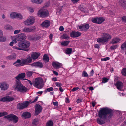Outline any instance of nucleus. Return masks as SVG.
I'll return each mask as SVG.
<instances>
[{"label":"nucleus","instance_id":"obj_1","mask_svg":"<svg viewBox=\"0 0 126 126\" xmlns=\"http://www.w3.org/2000/svg\"><path fill=\"white\" fill-rule=\"evenodd\" d=\"M99 118L96 120L97 123L100 125L104 124L105 120L107 121L110 120L113 116V111L107 107H104L100 109L98 113Z\"/></svg>","mask_w":126,"mask_h":126},{"label":"nucleus","instance_id":"obj_2","mask_svg":"<svg viewBox=\"0 0 126 126\" xmlns=\"http://www.w3.org/2000/svg\"><path fill=\"white\" fill-rule=\"evenodd\" d=\"M30 45V43L29 42L24 41L19 42L18 43L17 46H14L13 48L16 50L28 51L27 48L29 47Z\"/></svg>","mask_w":126,"mask_h":126},{"label":"nucleus","instance_id":"obj_3","mask_svg":"<svg viewBox=\"0 0 126 126\" xmlns=\"http://www.w3.org/2000/svg\"><path fill=\"white\" fill-rule=\"evenodd\" d=\"M44 31H41L38 33H36L33 35H30L28 37L29 40L32 41H36L42 39L43 37Z\"/></svg>","mask_w":126,"mask_h":126},{"label":"nucleus","instance_id":"obj_4","mask_svg":"<svg viewBox=\"0 0 126 126\" xmlns=\"http://www.w3.org/2000/svg\"><path fill=\"white\" fill-rule=\"evenodd\" d=\"M102 36V37L98 38L97 39V42L100 44H104L108 41L111 38V35L107 33H103Z\"/></svg>","mask_w":126,"mask_h":126},{"label":"nucleus","instance_id":"obj_5","mask_svg":"<svg viewBox=\"0 0 126 126\" xmlns=\"http://www.w3.org/2000/svg\"><path fill=\"white\" fill-rule=\"evenodd\" d=\"M35 18L32 16H30L23 22L24 24L27 26L32 25L34 23Z\"/></svg>","mask_w":126,"mask_h":126},{"label":"nucleus","instance_id":"obj_6","mask_svg":"<svg viewBox=\"0 0 126 126\" xmlns=\"http://www.w3.org/2000/svg\"><path fill=\"white\" fill-rule=\"evenodd\" d=\"M10 17L12 19L17 18L21 19L23 18V16L20 13L14 12H12L10 13Z\"/></svg>","mask_w":126,"mask_h":126},{"label":"nucleus","instance_id":"obj_7","mask_svg":"<svg viewBox=\"0 0 126 126\" xmlns=\"http://www.w3.org/2000/svg\"><path fill=\"white\" fill-rule=\"evenodd\" d=\"M4 118L8 119L10 121H13L14 123H17L18 120V117L13 114H11L6 116Z\"/></svg>","mask_w":126,"mask_h":126},{"label":"nucleus","instance_id":"obj_8","mask_svg":"<svg viewBox=\"0 0 126 126\" xmlns=\"http://www.w3.org/2000/svg\"><path fill=\"white\" fill-rule=\"evenodd\" d=\"M47 10L44 8H41L38 12V15L40 17H44L48 15Z\"/></svg>","mask_w":126,"mask_h":126},{"label":"nucleus","instance_id":"obj_9","mask_svg":"<svg viewBox=\"0 0 126 126\" xmlns=\"http://www.w3.org/2000/svg\"><path fill=\"white\" fill-rule=\"evenodd\" d=\"M33 85L35 86H43L44 85L43 80L41 78L36 79L32 82Z\"/></svg>","mask_w":126,"mask_h":126},{"label":"nucleus","instance_id":"obj_10","mask_svg":"<svg viewBox=\"0 0 126 126\" xmlns=\"http://www.w3.org/2000/svg\"><path fill=\"white\" fill-rule=\"evenodd\" d=\"M30 104L29 101H26L25 102L19 103L17 105V108L19 110H22L27 107Z\"/></svg>","mask_w":126,"mask_h":126},{"label":"nucleus","instance_id":"obj_11","mask_svg":"<svg viewBox=\"0 0 126 126\" xmlns=\"http://www.w3.org/2000/svg\"><path fill=\"white\" fill-rule=\"evenodd\" d=\"M42 107L40 105L36 104L35 106L34 115L35 116L38 115L42 111Z\"/></svg>","mask_w":126,"mask_h":126},{"label":"nucleus","instance_id":"obj_12","mask_svg":"<svg viewBox=\"0 0 126 126\" xmlns=\"http://www.w3.org/2000/svg\"><path fill=\"white\" fill-rule=\"evenodd\" d=\"M17 41H21L25 40L27 38L25 34L23 33L16 35Z\"/></svg>","mask_w":126,"mask_h":126},{"label":"nucleus","instance_id":"obj_13","mask_svg":"<svg viewBox=\"0 0 126 126\" xmlns=\"http://www.w3.org/2000/svg\"><path fill=\"white\" fill-rule=\"evenodd\" d=\"M89 26L88 24H85L78 26L77 29L79 31H85L87 30L89 28Z\"/></svg>","mask_w":126,"mask_h":126},{"label":"nucleus","instance_id":"obj_14","mask_svg":"<svg viewBox=\"0 0 126 126\" xmlns=\"http://www.w3.org/2000/svg\"><path fill=\"white\" fill-rule=\"evenodd\" d=\"M37 31V29L34 27H32V28L25 27L22 30L23 32H31L33 31Z\"/></svg>","mask_w":126,"mask_h":126},{"label":"nucleus","instance_id":"obj_15","mask_svg":"<svg viewBox=\"0 0 126 126\" xmlns=\"http://www.w3.org/2000/svg\"><path fill=\"white\" fill-rule=\"evenodd\" d=\"M104 20V19L102 17L94 18L92 19V22L98 24L102 23Z\"/></svg>","mask_w":126,"mask_h":126},{"label":"nucleus","instance_id":"obj_16","mask_svg":"<svg viewBox=\"0 0 126 126\" xmlns=\"http://www.w3.org/2000/svg\"><path fill=\"white\" fill-rule=\"evenodd\" d=\"M21 61L23 65L31 63L32 61V59L30 57H28L27 59H22Z\"/></svg>","mask_w":126,"mask_h":126},{"label":"nucleus","instance_id":"obj_17","mask_svg":"<svg viewBox=\"0 0 126 126\" xmlns=\"http://www.w3.org/2000/svg\"><path fill=\"white\" fill-rule=\"evenodd\" d=\"M81 33L79 32H72L70 33L71 36L72 37H78L80 36Z\"/></svg>","mask_w":126,"mask_h":126},{"label":"nucleus","instance_id":"obj_18","mask_svg":"<svg viewBox=\"0 0 126 126\" xmlns=\"http://www.w3.org/2000/svg\"><path fill=\"white\" fill-rule=\"evenodd\" d=\"M15 89L22 93L26 92L28 90L26 87H15Z\"/></svg>","mask_w":126,"mask_h":126},{"label":"nucleus","instance_id":"obj_19","mask_svg":"<svg viewBox=\"0 0 126 126\" xmlns=\"http://www.w3.org/2000/svg\"><path fill=\"white\" fill-rule=\"evenodd\" d=\"M25 73L19 74L15 77V79L17 80H20L25 78Z\"/></svg>","mask_w":126,"mask_h":126},{"label":"nucleus","instance_id":"obj_20","mask_svg":"<svg viewBox=\"0 0 126 126\" xmlns=\"http://www.w3.org/2000/svg\"><path fill=\"white\" fill-rule=\"evenodd\" d=\"M31 65L33 67H42L43 66V64L41 62L34 63L31 64Z\"/></svg>","mask_w":126,"mask_h":126},{"label":"nucleus","instance_id":"obj_21","mask_svg":"<svg viewBox=\"0 0 126 126\" xmlns=\"http://www.w3.org/2000/svg\"><path fill=\"white\" fill-rule=\"evenodd\" d=\"M52 65L56 69L59 68L62 66V64L61 63L57 62H53Z\"/></svg>","mask_w":126,"mask_h":126},{"label":"nucleus","instance_id":"obj_22","mask_svg":"<svg viewBox=\"0 0 126 126\" xmlns=\"http://www.w3.org/2000/svg\"><path fill=\"white\" fill-rule=\"evenodd\" d=\"M50 25V22L47 20H45L42 23L41 25L42 27L46 28L48 27Z\"/></svg>","mask_w":126,"mask_h":126},{"label":"nucleus","instance_id":"obj_23","mask_svg":"<svg viewBox=\"0 0 126 126\" xmlns=\"http://www.w3.org/2000/svg\"><path fill=\"white\" fill-rule=\"evenodd\" d=\"M40 55V53H39L34 52L32 54L31 57L33 60H35L37 59Z\"/></svg>","mask_w":126,"mask_h":126},{"label":"nucleus","instance_id":"obj_24","mask_svg":"<svg viewBox=\"0 0 126 126\" xmlns=\"http://www.w3.org/2000/svg\"><path fill=\"white\" fill-rule=\"evenodd\" d=\"M22 116L25 118H28L31 117V114L30 112H25L23 113Z\"/></svg>","mask_w":126,"mask_h":126},{"label":"nucleus","instance_id":"obj_25","mask_svg":"<svg viewBox=\"0 0 126 126\" xmlns=\"http://www.w3.org/2000/svg\"><path fill=\"white\" fill-rule=\"evenodd\" d=\"M31 2L34 4H40L43 2L44 0H30Z\"/></svg>","mask_w":126,"mask_h":126},{"label":"nucleus","instance_id":"obj_26","mask_svg":"<svg viewBox=\"0 0 126 126\" xmlns=\"http://www.w3.org/2000/svg\"><path fill=\"white\" fill-rule=\"evenodd\" d=\"M13 65L16 66H22L23 65L21 62V61L20 60H17L14 63Z\"/></svg>","mask_w":126,"mask_h":126},{"label":"nucleus","instance_id":"obj_27","mask_svg":"<svg viewBox=\"0 0 126 126\" xmlns=\"http://www.w3.org/2000/svg\"><path fill=\"white\" fill-rule=\"evenodd\" d=\"M16 55L15 53L7 57V59L9 60H11L15 59L16 57Z\"/></svg>","mask_w":126,"mask_h":126},{"label":"nucleus","instance_id":"obj_28","mask_svg":"<svg viewBox=\"0 0 126 126\" xmlns=\"http://www.w3.org/2000/svg\"><path fill=\"white\" fill-rule=\"evenodd\" d=\"M120 39L119 38H115L112 39L111 43L112 44L116 43L120 41Z\"/></svg>","mask_w":126,"mask_h":126},{"label":"nucleus","instance_id":"obj_29","mask_svg":"<svg viewBox=\"0 0 126 126\" xmlns=\"http://www.w3.org/2000/svg\"><path fill=\"white\" fill-rule=\"evenodd\" d=\"M9 86L7 83L5 81H3L0 83V87H8Z\"/></svg>","mask_w":126,"mask_h":126},{"label":"nucleus","instance_id":"obj_30","mask_svg":"<svg viewBox=\"0 0 126 126\" xmlns=\"http://www.w3.org/2000/svg\"><path fill=\"white\" fill-rule=\"evenodd\" d=\"M70 42L69 41H66L62 42L61 44L63 46H67Z\"/></svg>","mask_w":126,"mask_h":126},{"label":"nucleus","instance_id":"obj_31","mask_svg":"<svg viewBox=\"0 0 126 126\" xmlns=\"http://www.w3.org/2000/svg\"><path fill=\"white\" fill-rule=\"evenodd\" d=\"M72 51V49L70 48H67L65 50V52L66 54H71Z\"/></svg>","mask_w":126,"mask_h":126},{"label":"nucleus","instance_id":"obj_32","mask_svg":"<svg viewBox=\"0 0 126 126\" xmlns=\"http://www.w3.org/2000/svg\"><path fill=\"white\" fill-rule=\"evenodd\" d=\"M115 85L117 87H121L123 85V83L119 81H117L116 83H115Z\"/></svg>","mask_w":126,"mask_h":126},{"label":"nucleus","instance_id":"obj_33","mask_svg":"<svg viewBox=\"0 0 126 126\" xmlns=\"http://www.w3.org/2000/svg\"><path fill=\"white\" fill-rule=\"evenodd\" d=\"M43 59L45 62H47L49 61V58L47 55L45 54L43 56Z\"/></svg>","mask_w":126,"mask_h":126},{"label":"nucleus","instance_id":"obj_34","mask_svg":"<svg viewBox=\"0 0 126 126\" xmlns=\"http://www.w3.org/2000/svg\"><path fill=\"white\" fill-rule=\"evenodd\" d=\"M6 36H3L0 37V42H3L6 41Z\"/></svg>","mask_w":126,"mask_h":126},{"label":"nucleus","instance_id":"obj_35","mask_svg":"<svg viewBox=\"0 0 126 126\" xmlns=\"http://www.w3.org/2000/svg\"><path fill=\"white\" fill-rule=\"evenodd\" d=\"M16 87H23L20 82L16 81L15 84Z\"/></svg>","mask_w":126,"mask_h":126},{"label":"nucleus","instance_id":"obj_36","mask_svg":"<svg viewBox=\"0 0 126 126\" xmlns=\"http://www.w3.org/2000/svg\"><path fill=\"white\" fill-rule=\"evenodd\" d=\"M53 90L54 89L52 87H50L46 89L45 91L44 92L46 93L47 92H50L53 91Z\"/></svg>","mask_w":126,"mask_h":126},{"label":"nucleus","instance_id":"obj_37","mask_svg":"<svg viewBox=\"0 0 126 126\" xmlns=\"http://www.w3.org/2000/svg\"><path fill=\"white\" fill-rule=\"evenodd\" d=\"M4 28L7 30H10L12 28V27L9 24H7L4 26Z\"/></svg>","mask_w":126,"mask_h":126},{"label":"nucleus","instance_id":"obj_38","mask_svg":"<svg viewBox=\"0 0 126 126\" xmlns=\"http://www.w3.org/2000/svg\"><path fill=\"white\" fill-rule=\"evenodd\" d=\"M16 37V35L14 36L11 37L12 40L13 41H12L14 42V43H16L17 42V40Z\"/></svg>","mask_w":126,"mask_h":126},{"label":"nucleus","instance_id":"obj_39","mask_svg":"<svg viewBox=\"0 0 126 126\" xmlns=\"http://www.w3.org/2000/svg\"><path fill=\"white\" fill-rule=\"evenodd\" d=\"M7 101H11L14 100V98L9 96H7Z\"/></svg>","mask_w":126,"mask_h":126},{"label":"nucleus","instance_id":"obj_40","mask_svg":"<svg viewBox=\"0 0 126 126\" xmlns=\"http://www.w3.org/2000/svg\"><path fill=\"white\" fill-rule=\"evenodd\" d=\"M62 37L63 39H69L70 38L67 35L65 34H63V36H62Z\"/></svg>","mask_w":126,"mask_h":126},{"label":"nucleus","instance_id":"obj_41","mask_svg":"<svg viewBox=\"0 0 126 126\" xmlns=\"http://www.w3.org/2000/svg\"><path fill=\"white\" fill-rule=\"evenodd\" d=\"M27 9L31 13H33L34 11V9L31 7H28Z\"/></svg>","mask_w":126,"mask_h":126},{"label":"nucleus","instance_id":"obj_42","mask_svg":"<svg viewBox=\"0 0 126 126\" xmlns=\"http://www.w3.org/2000/svg\"><path fill=\"white\" fill-rule=\"evenodd\" d=\"M53 122L50 120L47 122L46 125L47 126H53Z\"/></svg>","mask_w":126,"mask_h":126},{"label":"nucleus","instance_id":"obj_43","mask_svg":"<svg viewBox=\"0 0 126 126\" xmlns=\"http://www.w3.org/2000/svg\"><path fill=\"white\" fill-rule=\"evenodd\" d=\"M38 121L39 120L38 119H35L33 121L32 124L35 125H37L38 124Z\"/></svg>","mask_w":126,"mask_h":126},{"label":"nucleus","instance_id":"obj_44","mask_svg":"<svg viewBox=\"0 0 126 126\" xmlns=\"http://www.w3.org/2000/svg\"><path fill=\"white\" fill-rule=\"evenodd\" d=\"M121 73L122 75L125 76H126V68L123 69L122 70Z\"/></svg>","mask_w":126,"mask_h":126},{"label":"nucleus","instance_id":"obj_45","mask_svg":"<svg viewBox=\"0 0 126 126\" xmlns=\"http://www.w3.org/2000/svg\"><path fill=\"white\" fill-rule=\"evenodd\" d=\"M63 8V6H60V8H58L57 9V14L58 15H59L61 12V11L62 9Z\"/></svg>","mask_w":126,"mask_h":126},{"label":"nucleus","instance_id":"obj_46","mask_svg":"<svg viewBox=\"0 0 126 126\" xmlns=\"http://www.w3.org/2000/svg\"><path fill=\"white\" fill-rule=\"evenodd\" d=\"M33 72L30 71H28L26 73L28 77H30L32 75Z\"/></svg>","mask_w":126,"mask_h":126},{"label":"nucleus","instance_id":"obj_47","mask_svg":"<svg viewBox=\"0 0 126 126\" xmlns=\"http://www.w3.org/2000/svg\"><path fill=\"white\" fill-rule=\"evenodd\" d=\"M109 80V79L107 78H104L102 79V82L103 83H105L107 82Z\"/></svg>","mask_w":126,"mask_h":126},{"label":"nucleus","instance_id":"obj_48","mask_svg":"<svg viewBox=\"0 0 126 126\" xmlns=\"http://www.w3.org/2000/svg\"><path fill=\"white\" fill-rule=\"evenodd\" d=\"M7 97L6 96L0 99V101L6 102L7 101Z\"/></svg>","mask_w":126,"mask_h":126},{"label":"nucleus","instance_id":"obj_49","mask_svg":"<svg viewBox=\"0 0 126 126\" xmlns=\"http://www.w3.org/2000/svg\"><path fill=\"white\" fill-rule=\"evenodd\" d=\"M7 113L6 112H2L0 113V117L7 115Z\"/></svg>","mask_w":126,"mask_h":126},{"label":"nucleus","instance_id":"obj_50","mask_svg":"<svg viewBox=\"0 0 126 126\" xmlns=\"http://www.w3.org/2000/svg\"><path fill=\"white\" fill-rule=\"evenodd\" d=\"M82 76L83 77H87L88 76V74L86 72L84 71L82 73Z\"/></svg>","mask_w":126,"mask_h":126},{"label":"nucleus","instance_id":"obj_51","mask_svg":"<svg viewBox=\"0 0 126 126\" xmlns=\"http://www.w3.org/2000/svg\"><path fill=\"white\" fill-rule=\"evenodd\" d=\"M117 47V46L116 45H113L110 47V49H111L113 50L116 49Z\"/></svg>","mask_w":126,"mask_h":126},{"label":"nucleus","instance_id":"obj_52","mask_svg":"<svg viewBox=\"0 0 126 126\" xmlns=\"http://www.w3.org/2000/svg\"><path fill=\"white\" fill-rule=\"evenodd\" d=\"M20 32L21 30H16L14 32V33L15 34H16L19 33Z\"/></svg>","mask_w":126,"mask_h":126},{"label":"nucleus","instance_id":"obj_53","mask_svg":"<svg viewBox=\"0 0 126 126\" xmlns=\"http://www.w3.org/2000/svg\"><path fill=\"white\" fill-rule=\"evenodd\" d=\"M82 99L80 97H79V98L77 99L76 100V102L78 103H79L82 102Z\"/></svg>","mask_w":126,"mask_h":126},{"label":"nucleus","instance_id":"obj_54","mask_svg":"<svg viewBox=\"0 0 126 126\" xmlns=\"http://www.w3.org/2000/svg\"><path fill=\"white\" fill-rule=\"evenodd\" d=\"M79 89V87H74L71 90V91L72 92H74Z\"/></svg>","mask_w":126,"mask_h":126},{"label":"nucleus","instance_id":"obj_55","mask_svg":"<svg viewBox=\"0 0 126 126\" xmlns=\"http://www.w3.org/2000/svg\"><path fill=\"white\" fill-rule=\"evenodd\" d=\"M110 59V58L108 57H107L104 58H102L101 59V61H106L109 60Z\"/></svg>","mask_w":126,"mask_h":126},{"label":"nucleus","instance_id":"obj_56","mask_svg":"<svg viewBox=\"0 0 126 126\" xmlns=\"http://www.w3.org/2000/svg\"><path fill=\"white\" fill-rule=\"evenodd\" d=\"M121 47L122 48H126V42L122 45Z\"/></svg>","mask_w":126,"mask_h":126},{"label":"nucleus","instance_id":"obj_57","mask_svg":"<svg viewBox=\"0 0 126 126\" xmlns=\"http://www.w3.org/2000/svg\"><path fill=\"white\" fill-rule=\"evenodd\" d=\"M65 102L67 103H70V101L69 100V99L67 97H66L65 98Z\"/></svg>","mask_w":126,"mask_h":126},{"label":"nucleus","instance_id":"obj_58","mask_svg":"<svg viewBox=\"0 0 126 126\" xmlns=\"http://www.w3.org/2000/svg\"><path fill=\"white\" fill-rule=\"evenodd\" d=\"M8 87H0L1 89L2 90H7Z\"/></svg>","mask_w":126,"mask_h":126},{"label":"nucleus","instance_id":"obj_59","mask_svg":"<svg viewBox=\"0 0 126 126\" xmlns=\"http://www.w3.org/2000/svg\"><path fill=\"white\" fill-rule=\"evenodd\" d=\"M122 20L123 22H126V16L123 17L122 19Z\"/></svg>","mask_w":126,"mask_h":126},{"label":"nucleus","instance_id":"obj_60","mask_svg":"<svg viewBox=\"0 0 126 126\" xmlns=\"http://www.w3.org/2000/svg\"><path fill=\"white\" fill-rule=\"evenodd\" d=\"M38 97H39L38 96H36L35 98V99L33 101H32L31 103H34L37 100Z\"/></svg>","mask_w":126,"mask_h":126},{"label":"nucleus","instance_id":"obj_61","mask_svg":"<svg viewBox=\"0 0 126 126\" xmlns=\"http://www.w3.org/2000/svg\"><path fill=\"white\" fill-rule=\"evenodd\" d=\"M56 86L58 87H61L62 86V84L61 83L58 82L56 83Z\"/></svg>","mask_w":126,"mask_h":126},{"label":"nucleus","instance_id":"obj_62","mask_svg":"<svg viewBox=\"0 0 126 126\" xmlns=\"http://www.w3.org/2000/svg\"><path fill=\"white\" fill-rule=\"evenodd\" d=\"M53 105L55 106H58V102L57 101L53 102Z\"/></svg>","mask_w":126,"mask_h":126},{"label":"nucleus","instance_id":"obj_63","mask_svg":"<svg viewBox=\"0 0 126 126\" xmlns=\"http://www.w3.org/2000/svg\"><path fill=\"white\" fill-rule=\"evenodd\" d=\"M63 27L62 26H61L59 28V30L60 31H63L64 30Z\"/></svg>","mask_w":126,"mask_h":126},{"label":"nucleus","instance_id":"obj_64","mask_svg":"<svg viewBox=\"0 0 126 126\" xmlns=\"http://www.w3.org/2000/svg\"><path fill=\"white\" fill-rule=\"evenodd\" d=\"M122 6L125 9H126V4L124 3L122 4Z\"/></svg>","mask_w":126,"mask_h":126}]
</instances>
